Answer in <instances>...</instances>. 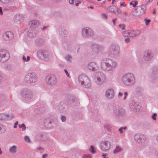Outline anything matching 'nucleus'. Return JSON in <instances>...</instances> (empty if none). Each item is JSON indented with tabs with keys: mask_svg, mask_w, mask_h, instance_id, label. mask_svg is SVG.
Returning a JSON list of instances; mask_svg holds the SVG:
<instances>
[{
	"mask_svg": "<svg viewBox=\"0 0 158 158\" xmlns=\"http://www.w3.org/2000/svg\"><path fill=\"white\" fill-rule=\"evenodd\" d=\"M24 140L25 141H27L28 143H30V140L27 136H25L24 138Z\"/></svg>",
	"mask_w": 158,
	"mask_h": 158,
	"instance_id": "8fccbe9b",
	"label": "nucleus"
},
{
	"mask_svg": "<svg viewBox=\"0 0 158 158\" xmlns=\"http://www.w3.org/2000/svg\"><path fill=\"white\" fill-rule=\"evenodd\" d=\"M93 79L95 83L99 86L102 85L106 81V75L100 71L94 73L93 75Z\"/></svg>",
	"mask_w": 158,
	"mask_h": 158,
	"instance_id": "7ed1b4c3",
	"label": "nucleus"
},
{
	"mask_svg": "<svg viewBox=\"0 0 158 158\" xmlns=\"http://www.w3.org/2000/svg\"><path fill=\"white\" fill-rule=\"evenodd\" d=\"M6 114L5 113H0V120H6Z\"/></svg>",
	"mask_w": 158,
	"mask_h": 158,
	"instance_id": "e433bc0d",
	"label": "nucleus"
},
{
	"mask_svg": "<svg viewBox=\"0 0 158 158\" xmlns=\"http://www.w3.org/2000/svg\"><path fill=\"white\" fill-rule=\"evenodd\" d=\"M19 128L22 129V131H25L26 130V127L24 124H19Z\"/></svg>",
	"mask_w": 158,
	"mask_h": 158,
	"instance_id": "37998d69",
	"label": "nucleus"
},
{
	"mask_svg": "<svg viewBox=\"0 0 158 158\" xmlns=\"http://www.w3.org/2000/svg\"><path fill=\"white\" fill-rule=\"evenodd\" d=\"M37 57L40 60L44 61H48L51 57L50 53L47 51L40 49L38 50L37 52Z\"/></svg>",
	"mask_w": 158,
	"mask_h": 158,
	"instance_id": "39448f33",
	"label": "nucleus"
},
{
	"mask_svg": "<svg viewBox=\"0 0 158 158\" xmlns=\"http://www.w3.org/2000/svg\"><path fill=\"white\" fill-rule=\"evenodd\" d=\"M18 122L17 121H16L14 123V128H16L17 126V125H18Z\"/></svg>",
	"mask_w": 158,
	"mask_h": 158,
	"instance_id": "680f3d73",
	"label": "nucleus"
},
{
	"mask_svg": "<svg viewBox=\"0 0 158 158\" xmlns=\"http://www.w3.org/2000/svg\"><path fill=\"white\" fill-rule=\"evenodd\" d=\"M44 43V40L40 38L36 39L35 41V44L37 46H41Z\"/></svg>",
	"mask_w": 158,
	"mask_h": 158,
	"instance_id": "c756f323",
	"label": "nucleus"
},
{
	"mask_svg": "<svg viewBox=\"0 0 158 158\" xmlns=\"http://www.w3.org/2000/svg\"><path fill=\"white\" fill-rule=\"evenodd\" d=\"M123 35L127 37H130L129 34L128 30H125L123 32Z\"/></svg>",
	"mask_w": 158,
	"mask_h": 158,
	"instance_id": "a19ab883",
	"label": "nucleus"
},
{
	"mask_svg": "<svg viewBox=\"0 0 158 158\" xmlns=\"http://www.w3.org/2000/svg\"><path fill=\"white\" fill-rule=\"evenodd\" d=\"M68 105L66 103L61 102L58 106V110L61 113L66 112L68 109Z\"/></svg>",
	"mask_w": 158,
	"mask_h": 158,
	"instance_id": "5701e85b",
	"label": "nucleus"
},
{
	"mask_svg": "<svg viewBox=\"0 0 158 158\" xmlns=\"http://www.w3.org/2000/svg\"><path fill=\"white\" fill-rule=\"evenodd\" d=\"M151 22V20L150 19H145V24L146 25H148L149 23Z\"/></svg>",
	"mask_w": 158,
	"mask_h": 158,
	"instance_id": "5fc2aeb1",
	"label": "nucleus"
},
{
	"mask_svg": "<svg viewBox=\"0 0 158 158\" xmlns=\"http://www.w3.org/2000/svg\"><path fill=\"white\" fill-rule=\"evenodd\" d=\"M10 58L9 52L6 50L1 49L0 50V62L2 63L5 62Z\"/></svg>",
	"mask_w": 158,
	"mask_h": 158,
	"instance_id": "ddd939ff",
	"label": "nucleus"
},
{
	"mask_svg": "<svg viewBox=\"0 0 158 158\" xmlns=\"http://www.w3.org/2000/svg\"><path fill=\"white\" fill-rule=\"evenodd\" d=\"M66 119L65 117L64 116L62 115L61 117V120L63 122H64Z\"/></svg>",
	"mask_w": 158,
	"mask_h": 158,
	"instance_id": "4d7b16f0",
	"label": "nucleus"
},
{
	"mask_svg": "<svg viewBox=\"0 0 158 158\" xmlns=\"http://www.w3.org/2000/svg\"><path fill=\"white\" fill-rule=\"evenodd\" d=\"M44 151L43 148L41 147H38L37 148L35 149V151L37 152L41 153H42Z\"/></svg>",
	"mask_w": 158,
	"mask_h": 158,
	"instance_id": "ea45409f",
	"label": "nucleus"
},
{
	"mask_svg": "<svg viewBox=\"0 0 158 158\" xmlns=\"http://www.w3.org/2000/svg\"><path fill=\"white\" fill-rule=\"evenodd\" d=\"M108 52L114 57H117L120 54V48L117 44L111 45L109 48Z\"/></svg>",
	"mask_w": 158,
	"mask_h": 158,
	"instance_id": "423d86ee",
	"label": "nucleus"
},
{
	"mask_svg": "<svg viewBox=\"0 0 158 158\" xmlns=\"http://www.w3.org/2000/svg\"><path fill=\"white\" fill-rule=\"evenodd\" d=\"M110 147V143L109 141H104L101 143V150L104 152H107L109 150Z\"/></svg>",
	"mask_w": 158,
	"mask_h": 158,
	"instance_id": "a211bd4d",
	"label": "nucleus"
},
{
	"mask_svg": "<svg viewBox=\"0 0 158 158\" xmlns=\"http://www.w3.org/2000/svg\"><path fill=\"white\" fill-rule=\"evenodd\" d=\"M108 155V154L106 153V154H104L102 153V156H103V157L104 158H108L106 156Z\"/></svg>",
	"mask_w": 158,
	"mask_h": 158,
	"instance_id": "052dcab7",
	"label": "nucleus"
},
{
	"mask_svg": "<svg viewBox=\"0 0 158 158\" xmlns=\"http://www.w3.org/2000/svg\"><path fill=\"white\" fill-rule=\"evenodd\" d=\"M157 114L156 113H154L152 114L151 117L153 121H156L157 119Z\"/></svg>",
	"mask_w": 158,
	"mask_h": 158,
	"instance_id": "58836bf2",
	"label": "nucleus"
},
{
	"mask_svg": "<svg viewBox=\"0 0 158 158\" xmlns=\"http://www.w3.org/2000/svg\"><path fill=\"white\" fill-rule=\"evenodd\" d=\"M113 111L114 115L118 118L124 117L126 115L125 110L119 106H115L113 107Z\"/></svg>",
	"mask_w": 158,
	"mask_h": 158,
	"instance_id": "0eeeda50",
	"label": "nucleus"
},
{
	"mask_svg": "<svg viewBox=\"0 0 158 158\" xmlns=\"http://www.w3.org/2000/svg\"><path fill=\"white\" fill-rule=\"evenodd\" d=\"M105 96L108 100L112 99L114 96V89L111 88L107 89L105 92Z\"/></svg>",
	"mask_w": 158,
	"mask_h": 158,
	"instance_id": "2eb2a0df",
	"label": "nucleus"
},
{
	"mask_svg": "<svg viewBox=\"0 0 158 158\" xmlns=\"http://www.w3.org/2000/svg\"><path fill=\"white\" fill-rule=\"evenodd\" d=\"M122 149L118 146H116L115 149L114 150V152L115 154L117 153L118 152H121Z\"/></svg>",
	"mask_w": 158,
	"mask_h": 158,
	"instance_id": "c9c22d12",
	"label": "nucleus"
},
{
	"mask_svg": "<svg viewBox=\"0 0 158 158\" xmlns=\"http://www.w3.org/2000/svg\"><path fill=\"white\" fill-rule=\"evenodd\" d=\"M88 69L92 71H95L99 69V67L98 64L94 62H89L87 65Z\"/></svg>",
	"mask_w": 158,
	"mask_h": 158,
	"instance_id": "4be33fe9",
	"label": "nucleus"
},
{
	"mask_svg": "<svg viewBox=\"0 0 158 158\" xmlns=\"http://www.w3.org/2000/svg\"><path fill=\"white\" fill-rule=\"evenodd\" d=\"M83 158H91V156L89 154H85L83 155Z\"/></svg>",
	"mask_w": 158,
	"mask_h": 158,
	"instance_id": "864d4df0",
	"label": "nucleus"
},
{
	"mask_svg": "<svg viewBox=\"0 0 158 158\" xmlns=\"http://www.w3.org/2000/svg\"><path fill=\"white\" fill-rule=\"evenodd\" d=\"M6 127L4 125L0 124V133H4L6 130Z\"/></svg>",
	"mask_w": 158,
	"mask_h": 158,
	"instance_id": "473e14b6",
	"label": "nucleus"
},
{
	"mask_svg": "<svg viewBox=\"0 0 158 158\" xmlns=\"http://www.w3.org/2000/svg\"><path fill=\"white\" fill-rule=\"evenodd\" d=\"M104 127L105 129L108 131H110L111 130V126L108 124H106L104 125Z\"/></svg>",
	"mask_w": 158,
	"mask_h": 158,
	"instance_id": "f704fd0d",
	"label": "nucleus"
},
{
	"mask_svg": "<svg viewBox=\"0 0 158 158\" xmlns=\"http://www.w3.org/2000/svg\"><path fill=\"white\" fill-rule=\"evenodd\" d=\"M37 34L36 31L34 28H30L27 33L28 36L30 37H35Z\"/></svg>",
	"mask_w": 158,
	"mask_h": 158,
	"instance_id": "a878e982",
	"label": "nucleus"
},
{
	"mask_svg": "<svg viewBox=\"0 0 158 158\" xmlns=\"http://www.w3.org/2000/svg\"><path fill=\"white\" fill-rule=\"evenodd\" d=\"M121 81L122 83L126 86H130L135 82L134 75L131 73H127L122 76Z\"/></svg>",
	"mask_w": 158,
	"mask_h": 158,
	"instance_id": "f03ea898",
	"label": "nucleus"
},
{
	"mask_svg": "<svg viewBox=\"0 0 158 158\" xmlns=\"http://www.w3.org/2000/svg\"><path fill=\"white\" fill-rule=\"evenodd\" d=\"M5 96L4 94H1L0 95V99L2 100H3L5 99Z\"/></svg>",
	"mask_w": 158,
	"mask_h": 158,
	"instance_id": "603ef678",
	"label": "nucleus"
},
{
	"mask_svg": "<svg viewBox=\"0 0 158 158\" xmlns=\"http://www.w3.org/2000/svg\"><path fill=\"white\" fill-rule=\"evenodd\" d=\"M145 7L143 5L138 6L133 11V15L136 17H140L145 13Z\"/></svg>",
	"mask_w": 158,
	"mask_h": 158,
	"instance_id": "f8f14e48",
	"label": "nucleus"
},
{
	"mask_svg": "<svg viewBox=\"0 0 158 158\" xmlns=\"http://www.w3.org/2000/svg\"><path fill=\"white\" fill-rule=\"evenodd\" d=\"M130 40V39L128 37H127V38L125 39V41L126 43H129Z\"/></svg>",
	"mask_w": 158,
	"mask_h": 158,
	"instance_id": "13d9d810",
	"label": "nucleus"
},
{
	"mask_svg": "<svg viewBox=\"0 0 158 158\" xmlns=\"http://www.w3.org/2000/svg\"><path fill=\"white\" fill-rule=\"evenodd\" d=\"M14 34L12 32L7 31L2 34V37L4 40L7 41L12 40L14 38Z\"/></svg>",
	"mask_w": 158,
	"mask_h": 158,
	"instance_id": "4468645a",
	"label": "nucleus"
},
{
	"mask_svg": "<svg viewBox=\"0 0 158 158\" xmlns=\"http://www.w3.org/2000/svg\"><path fill=\"white\" fill-rule=\"evenodd\" d=\"M18 150V147L16 146L13 145L10 147L9 149V152L12 154L16 153Z\"/></svg>",
	"mask_w": 158,
	"mask_h": 158,
	"instance_id": "c85d7f7f",
	"label": "nucleus"
},
{
	"mask_svg": "<svg viewBox=\"0 0 158 158\" xmlns=\"http://www.w3.org/2000/svg\"><path fill=\"white\" fill-rule=\"evenodd\" d=\"M129 107L131 110L134 111H138L140 107L139 103L136 101H132L130 103Z\"/></svg>",
	"mask_w": 158,
	"mask_h": 158,
	"instance_id": "f3484780",
	"label": "nucleus"
},
{
	"mask_svg": "<svg viewBox=\"0 0 158 158\" xmlns=\"http://www.w3.org/2000/svg\"><path fill=\"white\" fill-rule=\"evenodd\" d=\"M5 68L7 70H9L11 69V66L10 64H6L5 65Z\"/></svg>",
	"mask_w": 158,
	"mask_h": 158,
	"instance_id": "09e8293b",
	"label": "nucleus"
},
{
	"mask_svg": "<svg viewBox=\"0 0 158 158\" xmlns=\"http://www.w3.org/2000/svg\"><path fill=\"white\" fill-rule=\"evenodd\" d=\"M154 54L151 50H146L144 52L143 59L146 61H149L152 60L154 57Z\"/></svg>",
	"mask_w": 158,
	"mask_h": 158,
	"instance_id": "aec40b11",
	"label": "nucleus"
},
{
	"mask_svg": "<svg viewBox=\"0 0 158 158\" xmlns=\"http://www.w3.org/2000/svg\"><path fill=\"white\" fill-rule=\"evenodd\" d=\"M135 140L137 143H141L144 142L146 140V137L143 134H136L134 136Z\"/></svg>",
	"mask_w": 158,
	"mask_h": 158,
	"instance_id": "6ab92c4d",
	"label": "nucleus"
},
{
	"mask_svg": "<svg viewBox=\"0 0 158 158\" xmlns=\"http://www.w3.org/2000/svg\"><path fill=\"white\" fill-rule=\"evenodd\" d=\"M93 53L94 55L101 54L104 49V47L102 45L94 44L91 47Z\"/></svg>",
	"mask_w": 158,
	"mask_h": 158,
	"instance_id": "9d476101",
	"label": "nucleus"
},
{
	"mask_svg": "<svg viewBox=\"0 0 158 158\" xmlns=\"http://www.w3.org/2000/svg\"><path fill=\"white\" fill-rule=\"evenodd\" d=\"M46 81L49 84L52 85L56 83L57 79L54 75H50L46 77Z\"/></svg>",
	"mask_w": 158,
	"mask_h": 158,
	"instance_id": "412c9836",
	"label": "nucleus"
},
{
	"mask_svg": "<svg viewBox=\"0 0 158 158\" xmlns=\"http://www.w3.org/2000/svg\"><path fill=\"white\" fill-rule=\"evenodd\" d=\"M101 69L104 71L108 72L117 67L118 63L110 58H104L101 60L100 63Z\"/></svg>",
	"mask_w": 158,
	"mask_h": 158,
	"instance_id": "f257e3e1",
	"label": "nucleus"
},
{
	"mask_svg": "<svg viewBox=\"0 0 158 158\" xmlns=\"http://www.w3.org/2000/svg\"><path fill=\"white\" fill-rule=\"evenodd\" d=\"M78 81L83 87L88 88L91 85V81L89 77L86 75H80L78 77Z\"/></svg>",
	"mask_w": 158,
	"mask_h": 158,
	"instance_id": "20e7f679",
	"label": "nucleus"
},
{
	"mask_svg": "<svg viewBox=\"0 0 158 158\" xmlns=\"http://www.w3.org/2000/svg\"><path fill=\"white\" fill-rule=\"evenodd\" d=\"M114 7V6H110L108 8V10L112 12L115 13V12L114 11V9L113 8V7Z\"/></svg>",
	"mask_w": 158,
	"mask_h": 158,
	"instance_id": "49530a36",
	"label": "nucleus"
},
{
	"mask_svg": "<svg viewBox=\"0 0 158 158\" xmlns=\"http://www.w3.org/2000/svg\"><path fill=\"white\" fill-rule=\"evenodd\" d=\"M116 19H113L112 22H113V23L114 25L115 24V22H116Z\"/></svg>",
	"mask_w": 158,
	"mask_h": 158,
	"instance_id": "774afa93",
	"label": "nucleus"
},
{
	"mask_svg": "<svg viewBox=\"0 0 158 158\" xmlns=\"http://www.w3.org/2000/svg\"><path fill=\"white\" fill-rule=\"evenodd\" d=\"M64 72L65 73H66V76L68 77H69V73H68V70L66 69H64Z\"/></svg>",
	"mask_w": 158,
	"mask_h": 158,
	"instance_id": "bf43d9fd",
	"label": "nucleus"
},
{
	"mask_svg": "<svg viewBox=\"0 0 158 158\" xmlns=\"http://www.w3.org/2000/svg\"><path fill=\"white\" fill-rule=\"evenodd\" d=\"M123 93L121 92H119V93H118V98H121V97H122V96H123Z\"/></svg>",
	"mask_w": 158,
	"mask_h": 158,
	"instance_id": "6e6d98bb",
	"label": "nucleus"
},
{
	"mask_svg": "<svg viewBox=\"0 0 158 158\" xmlns=\"http://www.w3.org/2000/svg\"><path fill=\"white\" fill-rule=\"evenodd\" d=\"M118 28L122 30H124L125 28V26L124 24H120L119 25Z\"/></svg>",
	"mask_w": 158,
	"mask_h": 158,
	"instance_id": "a18cd8bd",
	"label": "nucleus"
},
{
	"mask_svg": "<svg viewBox=\"0 0 158 158\" xmlns=\"http://www.w3.org/2000/svg\"><path fill=\"white\" fill-rule=\"evenodd\" d=\"M69 2L70 4H73L74 3L73 0H69Z\"/></svg>",
	"mask_w": 158,
	"mask_h": 158,
	"instance_id": "0e129e2a",
	"label": "nucleus"
},
{
	"mask_svg": "<svg viewBox=\"0 0 158 158\" xmlns=\"http://www.w3.org/2000/svg\"><path fill=\"white\" fill-rule=\"evenodd\" d=\"M22 60L23 62H29L31 60V57L29 56L23 55L22 57Z\"/></svg>",
	"mask_w": 158,
	"mask_h": 158,
	"instance_id": "2f4dec72",
	"label": "nucleus"
},
{
	"mask_svg": "<svg viewBox=\"0 0 158 158\" xmlns=\"http://www.w3.org/2000/svg\"><path fill=\"white\" fill-rule=\"evenodd\" d=\"M37 78L38 77L35 73H30L25 75L24 81L28 83H32L36 82Z\"/></svg>",
	"mask_w": 158,
	"mask_h": 158,
	"instance_id": "6e6552de",
	"label": "nucleus"
},
{
	"mask_svg": "<svg viewBox=\"0 0 158 158\" xmlns=\"http://www.w3.org/2000/svg\"><path fill=\"white\" fill-rule=\"evenodd\" d=\"M48 156L47 154H44L43 155L42 158H46Z\"/></svg>",
	"mask_w": 158,
	"mask_h": 158,
	"instance_id": "338daca9",
	"label": "nucleus"
},
{
	"mask_svg": "<svg viewBox=\"0 0 158 158\" xmlns=\"http://www.w3.org/2000/svg\"><path fill=\"white\" fill-rule=\"evenodd\" d=\"M6 120H10L12 119L14 117V116L12 114H6Z\"/></svg>",
	"mask_w": 158,
	"mask_h": 158,
	"instance_id": "72a5a7b5",
	"label": "nucleus"
},
{
	"mask_svg": "<svg viewBox=\"0 0 158 158\" xmlns=\"http://www.w3.org/2000/svg\"><path fill=\"white\" fill-rule=\"evenodd\" d=\"M143 91V89L140 86L136 87L135 88V92L138 95H140Z\"/></svg>",
	"mask_w": 158,
	"mask_h": 158,
	"instance_id": "7c9ffc66",
	"label": "nucleus"
},
{
	"mask_svg": "<svg viewBox=\"0 0 158 158\" xmlns=\"http://www.w3.org/2000/svg\"><path fill=\"white\" fill-rule=\"evenodd\" d=\"M23 15L16 14L14 16V21L15 23L19 24L23 21Z\"/></svg>",
	"mask_w": 158,
	"mask_h": 158,
	"instance_id": "393cba45",
	"label": "nucleus"
},
{
	"mask_svg": "<svg viewBox=\"0 0 158 158\" xmlns=\"http://www.w3.org/2000/svg\"><path fill=\"white\" fill-rule=\"evenodd\" d=\"M20 93L22 97L26 100L31 99L33 96V93L31 90L26 88L22 89Z\"/></svg>",
	"mask_w": 158,
	"mask_h": 158,
	"instance_id": "1a4fd4ad",
	"label": "nucleus"
},
{
	"mask_svg": "<svg viewBox=\"0 0 158 158\" xmlns=\"http://www.w3.org/2000/svg\"><path fill=\"white\" fill-rule=\"evenodd\" d=\"M93 34V31L90 28L85 27L82 30V35L85 37H89L92 36Z\"/></svg>",
	"mask_w": 158,
	"mask_h": 158,
	"instance_id": "dca6fc26",
	"label": "nucleus"
},
{
	"mask_svg": "<svg viewBox=\"0 0 158 158\" xmlns=\"http://www.w3.org/2000/svg\"><path fill=\"white\" fill-rule=\"evenodd\" d=\"M102 18L106 19L107 18V16L105 13H103L102 15Z\"/></svg>",
	"mask_w": 158,
	"mask_h": 158,
	"instance_id": "3c124183",
	"label": "nucleus"
},
{
	"mask_svg": "<svg viewBox=\"0 0 158 158\" xmlns=\"http://www.w3.org/2000/svg\"><path fill=\"white\" fill-rule=\"evenodd\" d=\"M0 1L2 3L7 4L4 8L5 10H13L15 8V0H0Z\"/></svg>",
	"mask_w": 158,
	"mask_h": 158,
	"instance_id": "9b49d317",
	"label": "nucleus"
},
{
	"mask_svg": "<svg viewBox=\"0 0 158 158\" xmlns=\"http://www.w3.org/2000/svg\"><path fill=\"white\" fill-rule=\"evenodd\" d=\"M124 97L123 99L124 100H126L127 97L128 95V93L127 91H125L123 93Z\"/></svg>",
	"mask_w": 158,
	"mask_h": 158,
	"instance_id": "de8ad7c7",
	"label": "nucleus"
},
{
	"mask_svg": "<svg viewBox=\"0 0 158 158\" xmlns=\"http://www.w3.org/2000/svg\"><path fill=\"white\" fill-rule=\"evenodd\" d=\"M40 22L39 21L35 20L30 21L29 22V25L31 28H34L33 27H34L38 26Z\"/></svg>",
	"mask_w": 158,
	"mask_h": 158,
	"instance_id": "cd10ccee",
	"label": "nucleus"
},
{
	"mask_svg": "<svg viewBox=\"0 0 158 158\" xmlns=\"http://www.w3.org/2000/svg\"><path fill=\"white\" fill-rule=\"evenodd\" d=\"M120 5L121 6H123L124 7H125L126 6V4L124 3V2L120 3Z\"/></svg>",
	"mask_w": 158,
	"mask_h": 158,
	"instance_id": "e2e57ef3",
	"label": "nucleus"
},
{
	"mask_svg": "<svg viewBox=\"0 0 158 158\" xmlns=\"http://www.w3.org/2000/svg\"><path fill=\"white\" fill-rule=\"evenodd\" d=\"M130 37L136 36L140 34V31L139 30H128Z\"/></svg>",
	"mask_w": 158,
	"mask_h": 158,
	"instance_id": "bb28decb",
	"label": "nucleus"
},
{
	"mask_svg": "<svg viewBox=\"0 0 158 158\" xmlns=\"http://www.w3.org/2000/svg\"><path fill=\"white\" fill-rule=\"evenodd\" d=\"M138 4V2L137 1H133L130 2V5L132 6L133 7H135Z\"/></svg>",
	"mask_w": 158,
	"mask_h": 158,
	"instance_id": "c03bdc74",
	"label": "nucleus"
},
{
	"mask_svg": "<svg viewBox=\"0 0 158 158\" xmlns=\"http://www.w3.org/2000/svg\"><path fill=\"white\" fill-rule=\"evenodd\" d=\"M90 152L93 154H94L95 153L96 151L95 150V148L93 146H91L90 148L89 149Z\"/></svg>",
	"mask_w": 158,
	"mask_h": 158,
	"instance_id": "79ce46f5",
	"label": "nucleus"
},
{
	"mask_svg": "<svg viewBox=\"0 0 158 158\" xmlns=\"http://www.w3.org/2000/svg\"><path fill=\"white\" fill-rule=\"evenodd\" d=\"M57 32L61 37H65L67 34V31L65 28L63 27H59L57 30Z\"/></svg>",
	"mask_w": 158,
	"mask_h": 158,
	"instance_id": "b1692460",
	"label": "nucleus"
},
{
	"mask_svg": "<svg viewBox=\"0 0 158 158\" xmlns=\"http://www.w3.org/2000/svg\"><path fill=\"white\" fill-rule=\"evenodd\" d=\"M65 59L69 63H71L72 61V58L70 55H66Z\"/></svg>",
	"mask_w": 158,
	"mask_h": 158,
	"instance_id": "4c0bfd02",
	"label": "nucleus"
},
{
	"mask_svg": "<svg viewBox=\"0 0 158 158\" xmlns=\"http://www.w3.org/2000/svg\"><path fill=\"white\" fill-rule=\"evenodd\" d=\"M0 14L2 15L3 14L2 9L1 7H0Z\"/></svg>",
	"mask_w": 158,
	"mask_h": 158,
	"instance_id": "69168bd1",
	"label": "nucleus"
}]
</instances>
